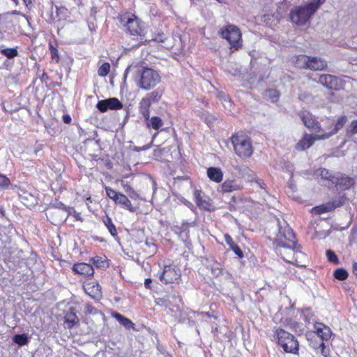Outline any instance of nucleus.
Here are the masks:
<instances>
[{"label": "nucleus", "mask_w": 357, "mask_h": 357, "mask_svg": "<svg viewBox=\"0 0 357 357\" xmlns=\"http://www.w3.org/2000/svg\"><path fill=\"white\" fill-rule=\"evenodd\" d=\"M296 243V236L293 230L289 227H280L273 242L275 252L287 263L298 265V261L295 257Z\"/></svg>", "instance_id": "nucleus-1"}, {"label": "nucleus", "mask_w": 357, "mask_h": 357, "mask_svg": "<svg viewBox=\"0 0 357 357\" xmlns=\"http://www.w3.org/2000/svg\"><path fill=\"white\" fill-rule=\"evenodd\" d=\"M120 27L134 40H142L146 35L144 22L135 13L121 11L117 15Z\"/></svg>", "instance_id": "nucleus-2"}, {"label": "nucleus", "mask_w": 357, "mask_h": 357, "mask_svg": "<svg viewBox=\"0 0 357 357\" xmlns=\"http://www.w3.org/2000/svg\"><path fill=\"white\" fill-rule=\"evenodd\" d=\"M235 154L241 160L250 158L254 153L252 139L243 131L235 132L229 137Z\"/></svg>", "instance_id": "nucleus-3"}, {"label": "nucleus", "mask_w": 357, "mask_h": 357, "mask_svg": "<svg viewBox=\"0 0 357 357\" xmlns=\"http://www.w3.org/2000/svg\"><path fill=\"white\" fill-rule=\"evenodd\" d=\"M162 77L160 73L153 68L141 66L135 74V82L138 88L150 91L153 89L161 82Z\"/></svg>", "instance_id": "nucleus-4"}, {"label": "nucleus", "mask_w": 357, "mask_h": 357, "mask_svg": "<svg viewBox=\"0 0 357 357\" xmlns=\"http://www.w3.org/2000/svg\"><path fill=\"white\" fill-rule=\"evenodd\" d=\"M326 0H312L303 6H296L289 14L291 20L297 25L305 24Z\"/></svg>", "instance_id": "nucleus-5"}, {"label": "nucleus", "mask_w": 357, "mask_h": 357, "mask_svg": "<svg viewBox=\"0 0 357 357\" xmlns=\"http://www.w3.org/2000/svg\"><path fill=\"white\" fill-rule=\"evenodd\" d=\"M273 334L276 343L284 352L294 355L299 354V342L293 334L281 327H275Z\"/></svg>", "instance_id": "nucleus-6"}, {"label": "nucleus", "mask_w": 357, "mask_h": 357, "mask_svg": "<svg viewBox=\"0 0 357 357\" xmlns=\"http://www.w3.org/2000/svg\"><path fill=\"white\" fill-rule=\"evenodd\" d=\"M219 33L230 45V52L239 50L243 47L242 34L240 29L234 24H229L222 27Z\"/></svg>", "instance_id": "nucleus-7"}, {"label": "nucleus", "mask_w": 357, "mask_h": 357, "mask_svg": "<svg viewBox=\"0 0 357 357\" xmlns=\"http://www.w3.org/2000/svg\"><path fill=\"white\" fill-rule=\"evenodd\" d=\"M160 267L161 271L158 272V277L162 284L168 285L179 284L181 282V271L177 265L169 263Z\"/></svg>", "instance_id": "nucleus-8"}, {"label": "nucleus", "mask_w": 357, "mask_h": 357, "mask_svg": "<svg viewBox=\"0 0 357 357\" xmlns=\"http://www.w3.org/2000/svg\"><path fill=\"white\" fill-rule=\"evenodd\" d=\"M296 63L301 69H309L314 71L324 70L328 68L327 62L324 59L305 54L297 56Z\"/></svg>", "instance_id": "nucleus-9"}, {"label": "nucleus", "mask_w": 357, "mask_h": 357, "mask_svg": "<svg viewBox=\"0 0 357 357\" xmlns=\"http://www.w3.org/2000/svg\"><path fill=\"white\" fill-rule=\"evenodd\" d=\"M318 83L331 91L343 90L346 84V82L341 77L330 74L320 75Z\"/></svg>", "instance_id": "nucleus-10"}, {"label": "nucleus", "mask_w": 357, "mask_h": 357, "mask_svg": "<svg viewBox=\"0 0 357 357\" xmlns=\"http://www.w3.org/2000/svg\"><path fill=\"white\" fill-rule=\"evenodd\" d=\"M163 95V90L158 89L147 93L139 103V111L150 110L152 103L158 102Z\"/></svg>", "instance_id": "nucleus-11"}, {"label": "nucleus", "mask_w": 357, "mask_h": 357, "mask_svg": "<svg viewBox=\"0 0 357 357\" xmlns=\"http://www.w3.org/2000/svg\"><path fill=\"white\" fill-rule=\"evenodd\" d=\"M298 116L306 128L314 132L315 134L321 132V124L312 113L306 110H301L299 112Z\"/></svg>", "instance_id": "nucleus-12"}, {"label": "nucleus", "mask_w": 357, "mask_h": 357, "mask_svg": "<svg viewBox=\"0 0 357 357\" xmlns=\"http://www.w3.org/2000/svg\"><path fill=\"white\" fill-rule=\"evenodd\" d=\"M346 201V195H342L340 196L337 199L333 200V202H328L325 204L314 207L313 211L317 215H321L325 213L331 212L335 210L336 208L343 206Z\"/></svg>", "instance_id": "nucleus-13"}, {"label": "nucleus", "mask_w": 357, "mask_h": 357, "mask_svg": "<svg viewBox=\"0 0 357 357\" xmlns=\"http://www.w3.org/2000/svg\"><path fill=\"white\" fill-rule=\"evenodd\" d=\"M327 139V136L312 135L305 132L302 138L296 144L295 149L298 151H303L310 149L317 140Z\"/></svg>", "instance_id": "nucleus-14"}, {"label": "nucleus", "mask_w": 357, "mask_h": 357, "mask_svg": "<svg viewBox=\"0 0 357 357\" xmlns=\"http://www.w3.org/2000/svg\"><path fill=\"white\" fill-rule=\"evenodd\" d=\"M83 289L85 293L93 299L100 300L102 298L101 287L96 280H86L83 283Z\"/></svg>", "instance_id": "nucleus-15"}, {"label": "nucleus", "mask_w": 357, "mask_h": 357, "mask_svg": "<svg viewBox=\"0 0 357 357\" xmlns=\"http://www.w3.org/2000/svg\"><path fill=\"white\" fill-rule=\"evenodd\" d=\"M123 107V103L116 98H109L100 100L96 105L97 109L102 113L106 112L108 109H121Z\"/></svg>", "instance_id": "nucleus-16"}, {"label": "nucleus", "mask_w": 357, "mask_h": 357, "mask_svg": "<svg viewBox=\"0 0 357 357\" xmlns=\"http://www.w3.org/2000/svg\"><path fill=\"white\" fill-rule=\"evenodd\" d=\"M335 187L341 190H348L352 188L356 183L355 178L344 174L338 173L335 177L334 182Z\"/></svg>", "instance_id": "nucleus-17"}, {"label": "nucleus", "mask_w": 357, "mask_h": 357, "mask_svg": "<svg viewBox=\"0 0 357 357\" xmlns=\"http://www.w3.org/2000/svg\"><path fill=\"white\" fill-rule=\"evenodd\" d=\"M139 112L143 117L147 128H152L158 130L163 126V121L160 117L154 116L150 118V110L146 112Z\"/></svg>", "instance_id": "nucleus-18"}, {"label": "nucleus", "mask_w": 357, "mask_h": 357, "mask_svg": "<svg viewBox=\"0 0 357 357\" xmlns=\"http://www.w3.org/2000/svg\"><path fill=\"white\" fill-rule=\"evenodd\" d=\"M64 327L71 330L73 327L79 325V319L77 316L76 310L74 307H69L64 314Z\"/></svg>", "instance_id": "nucleus-19"}, {"label": "nucleus", "mask_w": 357, "mask_h": 357, "mask_svg": "<svg viewBox=\"0 0 357 357\" xmlns=\"http://www.w3.org/2000/svg\"><path fill=\"white\" fill-rule=\"evenodd\" d=\"M72 270L75 274L84 277H91L94 274L93 266L84 262L74 264Z\"/></svg>", "instance_id": "nucleus-20"}, {"label": "nucleus", "mask_w": 357, "mask_h": 357, "mask_svg": "<svg viewBox=\"0 0 357 357\" xmlns=\"http://www.w3.org/2000/svg\"><path fill=\"white\" fill-rule=\"evenodd\" d=\"M314 333L323 340L328 341L332 335V331L329 326L321 322L314 324Z\"/></svg>", "instance_id": "nucleus-21"}, {"label": "nucleus", "mask_w": 357, "mask_h": 357, "mask_svg": "<svg viewBox=\"0 0 357 357\" xmlns=\"http://www.w3.org/2000/svg\"><path fill=\"white\" fill-rule=\"evenodd\" d=\"M281 323L285 327L301 335L304 332L303 324L291 317L282 318Z\"/></svg>", "instance_id": "nucleus-22"}, {"label": "nucleus", "mask_w": 357, "mask_h": 357, "mask_svg": "<svg viewBox=\"0 0 357 357\" xmlns=\"http://www.w3.org/2000/svg\"><path fill=\"white\" fill-rule=\"evenodd\" d=\"M195 202L199 208L206 211H210L212 208V204L210 199H204L203 193L200 190H195L193 193Z\"/></svg>", "instance_id": "nucleus-23"}, {"label": "nucleus", "mask_w": 357, "mask_h": 357, "mask_svg": "<svg viewBox=\"0 0 357 357\" xmlns=\"http://www.w3.org/2000/svg\"><path fill=\"white\" fill-rule=\"evenodd\" d=\"M242 187L234 179H227L220 185L219 192L228 193L241 190Z\"/></svg>", "instance_id": "nucleus-24"}, {"label": "nucleus", "mask_w": 357, "mask_h": 357, "mask_svg": "<svg viewBox=\"0 0 357 357\" xmlns=\"http://www.w3.org/2000/svg\"><path fill=\"white\" fill-rule=\"evenodd\" d=\"M101 220H102V223L104 224V225L107 229V230L109 232V234H111V236L115 240H119V236L118 231H117L116 226L113 223L112 218L108 215H105V216L102 217Z\"/></svg>", "instance_id": "nucleus-25"}, {"label": "nucleus", "mask_w": 357, "mask_h": 357, "mask_svg": "<svg viewBox=\"0 0 357 357\" xmlns=\"http://www.w3.org/2000/svg\"><path fill=\"white\" fill-rule=\"evenodd\" d=\"M207 176L212 181L220 183L223 179V172L218 167H211L207 169Z\"/></svg>", "instance_id": "nucleus-26"}, {"label": "nucleus", "mask_w": 357, "mask_h": 357, "mask_svg": "<svg viewBox=\"0 0 357 357\" xmlns=\"http://www.w3.org/2000/svg\"><path fill=\"white\" fill-rule=\"evenodd\" d=\"M116 204L120 205L122 208L130 211L135 212V208L132 206L131 202L126 195L121 193L118 199L114 202Z\"/></svg>", "instance_id": "nucleus-27"}, {"label": "nucleus", "mask_w": 357, "mask_h": 357, "mask_svg": "<svg viewBox=\"0 0 357 357\" xmlns=\"http://www.w3.org/2000/svg\"><path fill=\"white\" fill-rule=\"evenodd\" d=\"M112 317L115 318L126 329L129 330L131 328H134L135 324L130 319L124 317L121 314L114 312L112 313Z\"/></svg>", "instance_id": "nucleus-28"}, {"label": "nucleus", "mask_w": 357, "mask_h": 357, "mask_svg": "<svg viewBox=\"0 0 357 357\" xmlns=\"http://www.w3.org/2000/svg\"><path fill=\"white\" fill-rule=\"evenodd\" d=\"M347 122V117L345 115L340 116L335 122H334V128L333 131H331L328 135H325L324 136H327V139L331 136L336 134L340 130H341Z\"/></svg>", "instance_id": "nucleus-29"}, {"label": "nucleus", "mask_w": 357, "mask_h": 357, "mask_svg": "<svg viewBox=\"0 0 357 357\" xmlns=\"http://www.w3.org/2000/svg\"><path fill=\"white\" fill-rule=\"evenodd\" d=\"M154 302L157 306L164 307L165 309L169 308L170 311H173V310L170 308L172 303L170 301L169 296L168 295L157 297L155 298Z\"/></svg>", "instance_id": "nucleus-30"}, {"label": "nucleus", "mask_w": 357, "mask_h": 357, "mask_svg": "<svg viewBox=\"0 0 357 357\" xmlns=\"http://www.w3.org/2000/svg\"><path fill=\"white\" fill-rule=\"evenodd\" d=\"M324 128H321V132L317 134V135H325L330 133L333 131L334 128V121L330 118H326L324 120Z\"/></svg>", "instance_id": "nucleus-31"}, {"label": "nucleus", "mask_w": 357, "mask_h": 357, "mask_svg": "<svg viewBox=\"0 0 357 357\" xmlns=\"http://www.w3.org/2000/svg\"><path fill=\"white\" fill-rule=\"evenodd\" d=\"M333 277L340 281L346 280L349 277L347 271L343 268H338L333 271Z\"/></svg>", "instance_id": "nucleus-32"}, {"label": "nucleus", "mask_w": 357, "mask_h": 357, "mask_svg": "<svg viewBox=\"0 0 357 357\" xmlns=\"http://www.w3.org/2000/svg\"><path fill=\"white\" fill-rule=\"evenodd\" d=\"M298 311L300 312L303 319L306 323H310L314 316L313 313L312 312L311 308L310 307H303V308L298 310Z\"/></svg>", "instance_id": "nucleus-33"}, {"label": "nucleus", "mask_w": 357, "mask_h": 357, "mask_svg": "<svg viewBox=\"0 0 357 357\" xmlns=\"http://www.w3.org/2000/svg\"><path fill=\"white\" fill-rule=\"evenodd\" d=\"M1 54L8 59H13L18 55L17 47L5 48L1 50Z\"/></svg>", "instance_id": "nucleus-34"}, {"label": "nucleus", "mask_w": 357, "mask_h": 357, "mask_svg": "<svg viewBox=\"0 0 357 357\" xmlns=\"http://www.w3.org/2000/svg\"><path fill=\"white\" fill-rule=\"evenodd\" d=\"M13 342L20 346H24L29 342L28 337L26 334H17L13 337Z\"/></svg>", "instance_id": "nucleus-35"}, {"label": "nucleus", "mask_w": 357, "mask_h": 357, "mask_svg": "<svg viewBox=\"0 0 357 357\" xmlns=\"http://www.w3.org/2000/svg\"><path fill=\"white\" fill-rule=\"evenodd\" d=\"M49 50L50 52L51 59L55 63H58L60 61L59 55V51L56 47H54L52 43H49Z\"/></svg>", "instance_id": "nucleus-36"}, {"label": "nucleus", "mask_w": 357, "mask_h": 357, "mask_svg": "<svg viewBox=\"0 0 357 357\" xmlns=\"http://www.w3.org/2000/svg\"><path fill=\"white\" fill-rule=\"evenodd\" d=\"M105 190L107 196L109 199L113 200L114 202H116V200L118 199V197L121 193V192H116V190H114L112 188H110L109 186H106V185L105 186Z\"/></svg>", "instance_id": "nucleus-37"}, {"label": "nucleus", "mask_w": 357, "mask_h": 357, "mask_svg": "<svg viewBox=\"0 0 357 357\" xmlns=\"http://www.w3.org/2000/svg\"><path fill=\"white\" fill-rule=\"evenodd\" d=\"M110 64L108 62L103 63L98 70V74L100 77L107 76L110 71Z\"/></svg>", "instance_id": "nucleus-38"}, {"label": "nucleus", "mask_w": 357, "mask_h": 357, "mask_svg": "<svg viewBox=\"0 0 357 357\" xmlns=\"http://www.w3.org/2000/svg\"><path fill=\"white\" fill-rule=\"evenodd\" d=\"M326 255L327 257V259L329 262H331L335 265H338L340 264V261H339L337 256L333 250H326Z\"/></svg>", "instance_id": "nucleus-39"}, {"label": "nucleus", "mask_w": 357, "mask_h": 357, "mask_svg": "<svg viewBox=\"0 0 357 357\" xmlns=\"http://www.w3.org/2000/svg\"><path fill=\"white\" fill-rule=\"evenodd\" d=\"M356 134H357V119L351 121L347 129V135L353 136Z\"/></svg>", "instance_id": "nucleus-40"}, {"label": "nucleus", "mask_w": 357, "mask_h": 357, "mask_svg": "<svg viewBox=\"0 0 357 357\" xmlns=\"http://www.w3.org/2000/svg\"><path fill=\"white\" fill-rule=\"evenodd\" d=\"M211 272L215 276H219L222 274V265L215 261L211 265Z\"/></svg>", "instance_id": "nucleus-41"}, {"label": "nucleus", "mask_w": 357, "mask_h": 357, "mask_svg": "<svg viewBox=\"0 0 357 357\" xmlns=\"http://www.w3.org/2000/svg\"><path fill=\"white\" fill-rule=\"evenodd\" d=\"M320 176L322 178L330 181L332 183L334 182V179L335 177V176L331 175L328 169L324 168L320 169Z\"/></svg>", "instance_id": "nucleus-42"}, {"label": "nucleus", "mask_w": 357, "mask_h": 357, "mask_svg": "<svg viewBox=\"0 0 357 357\" xmlns=\"http://www.w3.org/2000/svg\"><path fill=\"white\" fill-rule=\"evenodd\" d=\"M85 309H86V311H85L86 314H92V315H95V314H102V313L100 310H98L97 308H96L91 304H89V303L86 304Z\"/></svg>", "instance_id": "nucleus-43"}, {"label": "nucleus", "mask_w": 357, "mask_h": 357, "mask_svg": "<svg viewBox=\"0 0 357 357\" xmlns=\"http://www.w3.org/2000/svg\"><path fill=\"white\" fill-rule=\"evenodd\" d=\"M10 185V179L6 175L0 174V188H8Z\"/></svg>", "instance_id": "nucleus-44"}, {"label": "nucleus", "mask_w": 357, "mask_h": 357, "mask_svg": "<svg viewBox=\"0 0 357 357\" xmlns=\"http://www.w3.org/2000/svg\"><path fill=\"white\" fill-rule=\"evenodd\" d=\"M91 261L98 268L104 267L105 264L106 263L105 260H104L102 257L99 256H96L91 258Z\"/></svg>", "instance_id": "nucleus-45"}, {"label": "nucleus", "mask_w": 357, "mask_h": 357, "mask_svg": "<svg viewBox=\"0 0 357 357\" xmlns=\"http://www.w3.org/2000/svg\"><path fill=\"white\" fill-rule=\"evenodd\" d=\"M270 98L272 99L273 102H275L278 100L280 97V93L275 89H270L268 91Z\"/></svg>", "instance_id": "nucleus-46"}, {"label": "nucleus", "mask_w": 357, "mask_h": 357, "mask_svg": "<svg viewBox=\"0 0 357 357\" xmlns=\"http://www.w3.org/2000/svg\"><path fill=\"white\" fill-rule=\"evenodd\" d=\"M8 15H17V16H19L22 19H23L24 21H26L27 22H29V17L24 14L23 13L20 12V11H18V10H11L10 12L8 13Z\"/></svg>", "instance_id": "nucleus-47"}, {"label": "nucleus", "mask_w": 357, "mask_h": 357, "mask_svg": "<svg viewBox=\"0 0 357 357\" xmlns=\"http://www.w3.org/2000/svg\"><path fill=\"white\" fill-rule=\"evenodd\" d=\"M239 258H243L244 255L241 248L236 244L230 248Z\"/></svg>", "instance_id": "nucleus-48"}, {"label": "nucleus", "mask_w": 357, "mask_h": 357, "mask_svg": "<svg viewBox=\"0 0 357 357\" xmlns=\"http://www.w3.org/2000/svg\"><path fill=\"white\" fill-rule=\"evenodd\" d=\"M319 348H320V350H321V354L324 356V357H328L330 355V350L328 348H326L325 344L324 342H321L319 345Z\"/></svg>", "instance_id": "nucleus-49"}, {"label": "nucleus", "mask_w": 357, "mask_h": 357, "mask_svg": "<svg viewBox=\"0 0 357 357\" xmlns=\"http://www.w3.org/2000/svg\"><path fill=\"white\" fill-rule=\"evenodd\" d=\"M224 238L227 243V244L231 248V247L234 246L236 243L234 241L232 237L229 234H225L224 235Z\"/></svg>", "instance_id": "nucleus-50"}, {"label": "nucleus", "mask_w": 357, "mask_h": 357, "mask_svg": "<svg viewBox=\"0 0 357 357\" xmlns=\"http://www.w3.org/2000/svg\"><path fill=\"white\" fill-rule=\"evenodd\" d=\"M123 187L126 191L130 196L132 197V194H135L134 189L128 184L123 185Z\"/></svg>", "instance_id": "nucleus-51"}, {"label": "nucleus", "mask_w": 357, "mask_h": 357, "mask_svg": "<svg viewBox=\"0 0 357 357\" xmlns=\"http://www.w3.org/2000/svg\"><path fill=\"white\" fill-rule=\"evenodd\" d=\"M72 216H73L75 220L77 221H79L81 222H84V218L82 217L81 213L77 212L75 210L73 211Z\"/></svg>", "instance_id": "nucleus-52"}, {"label": "nucleus", "mask_w": 357, "mask_h": 357, "mask_svg": "<svg viewBox=\"0 0 357 357\" xmlns=\"http://www.w3.org/2000/svg\"><path fill=\"white\" fill-rule=\"evenodd\" d=\"M34 0H23V2L25 5V6L29 9L31 10L33 7V3Z\"/></svg>", "instance_id": "nucleus-53"}, {"label": "nucleus", "mask_w": 357, "mask_h": 357, "mask_svg": "<svg viewBox=\"0 0 357 357\" xmlns=\"http://www.w3.org/2000/svg\"><path fill=\"white\" fill-rule=\"evenodd\" d=\"M62 119L63 121L66 124H70L72 121V119L69 114H64Z\"/></svg>", "instance_id": "nucleus-54"}, {"label": "nucleus", "mask_w": 357, "mask_h": 357, "mask_svg": "<svg viewBox=\"0 0 357 357\" xmlns=\"http://www.w3.org/2000/svg\"><path fill=\"white\" fill-rule=\"evenodd\" d=\"M152 280L151 278H146L144 281V287L147 289H151Z\"/></svg>", "instance_id": "nucleus-55"}, {"label": "nucleus", "mask_w": 357, "mask_h": 357, "mask_svg": "<svg viewBox=\"0 0 357 357\" xmlns=\"http://www.w3.org/2000/svg\"><path fill=\"white\" fill-rule=\"evenodd\" d=\"M63 211L68 213V216L72 215L73 211H75L73 207L63 206Z\"/></svg>", "instance_id": "nucleus-56"}, {"label": "nucleus", "mask_w": 357, "mask_h": 357, "mask_svg": "<svg viewBox=\"0 0 357 357\" xmlns=\"http://www.w3.org/2000/svg\"><path fill=\"white\" fill-rule=\"evenodd\" d=\"M256 183L259 185V186L262 188V189H265L266 188V184L264 183V182L260 179V178H257L256 180Z\"/></svg>", "instance_id": "nucleus-57"}, {"label": "nucleus", "mask_w": 357, "mask_h": 357, "mask_svg": "<svg viewBox=\"0 0 357 357\" xmlns=\"http://www.w3.org/2000/svg\"><path fill=\"white\" fill-rule=\"evenodd\" d=\"M352 273L355 275L357 278V262L352 264Z\"/></svg>", "instance_id": "nucleus-58"}, {"label": "nucleus", "mask_w": 357, "mask_h": 357, "mask_svg": "<svg viewBox=\"0 0 357 357\" xmlns=\"http://www.w3.org/2000/svg\"><path fill=\"white\" fill-rule=\"evenodd\" d=\"M163 34L158 35V38H154V40L158 41V42H164Z\"/></svg>", "instance_id": "nucleus-59"}, {"label": "nucleus", "mask_w": 357, "mask_h": 357, "mask_svg": "<svg viewBox=\"0 0 357 357\" xmlns=\"http://www.w3.org/2000/svg\"><path fill=\"white\" fill-rule=\"evenodd\" d=\"M63 206H66L63 203H62V202H59V203L58 204V206H57V207H58L59 208H61V209H62V210H63Z\"/></svg>", "instance_id": "nucleus-60"}, {"label": "nucleus", "mask_w": 357, "mask_h": 357, "mask_svg": "<svg viewBox=\"0 0 357 357\" xmlns=\"http://www.w3.org/2000/svg\"><path fill=\"white\" fill-rule=\"evenodd\" d=\"M100 158H98V155H93V160L95 161L99 160Z\"/></svg>", "instance_id": "nucleus-61"}, {"label": "nucleus", "mask_w": 357, "mask_h": 357, "mask_svg": "<svg viewBox=\"0 0 357 357\" xmlns=\"http://www.w3.org/2000/svg\"><path fill=\"white\" fill-rule=\"evenodd\" d=\"M96 240L98 241L99 242H103L104 241L103 239L102 238H100V237H97Z\"/></svg>", "instance_id": "nucleus-62"}, {"label": "nucleus", "mask_w": 357, "mask_h": 357, "mask_svg": "<svg viewBox=\"0 0 357 357\" xmlns=\"http://www.w3.org/2000/svg\"><path fill=\"white\" fill-rule=\"evenodd\" d=\"M16 5L19 3V0H12Z\"/></svg>", "instance_id": "nucleus-63"}, {"label": "nucleus", "mask_w": 357, "mask_h": 357, "mask_svg": "<svg viewBox=\"0 0 357 357\" xmlns=\"http://www.w3.org/2000/svg\"><path fill=\"white\" fill-rule=\"evenodd\" d=\"M283 252L284 253V255L285 256H288V251H284V250H283Z\"/></svg>", "instance_id": "nucleus-64"}]
</instances>
